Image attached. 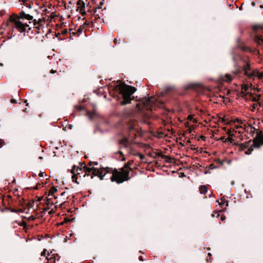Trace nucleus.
Wrapping results in <instances>:
<instances>
[{
	"mask_svg": "<svg viewBox=\"0 0 263 263\" xmlns=\"http://www.w3.org/2000/svg\"><path fill=\"white\" fill-rule=\"evenodd\" d=\"M221 120L226 125L224 127H222V129L228 135V138H225L224 136L221 137L219 138V140L222 141L223 143H228L234 145L236 142L235 138L240 137V134L245 129V124L241 120L238 119L228 121L224 118H222Z\"/></svg>",
	"mask_w": 263,
	"mask_h": 263,
	"instance_id": "1",
	"label": "nucleus"
},
{
	"mask_svg": "<svg viewBox=\"0 0 263 263\" xmlns=\"http://www.w3.org/2000/svg\"><path fill=\"white\" fill-rule=\"evenodd\" d=\"M33 17L32 15L21 11L17 15L10 16L9 23L11 27L21 33L28 32L31 29L30 24Z\"/></svg>",
	"mask_w": 263,
	"mask_h": 263,
	"instance_id": "2",
	"label": "nucleus"
},
{
	"mask_svg": "<svg viewBox=\"0 0 263 263\" xmlns=\"http://www.w3.org/2000/svg\"><path fill=\"white\" fill-rule=\"evenodd\" d=\"M110 178L112 182L118 184L128 181L131 178L127 168L121 167L116 169L109 167L101 168V180Z\"/></svg>",
	"mask_w": 263,
	"mask_h": 263,
	"instance_id": "3",
	"label": "nucleus"
},
{
	"mask_svg": "<svg viewBox=\"0 0 263 263\" xmlns=\"http://www.w3.org/2000/svg\"><path fill=\"white\" fill-rule=\"evenodd\" d=\"M72 174V179L73 182L79 184V180L82 178L87 176H90L92 179L94 176H97L101 179V168H96L93 167H88L85 165L82 164L81 167H77L74 165L71 170Z\"/></svg>",
	"mask_w": 263,
	"mask_h": 263,
	"instance_id": "4",
	"label": "nucleus"
},
{
	"mask_svg": "<svg viewBox=\"0 0 263 263\" xmlns=\"http://www.w3.org/2000/svg\"><path fill=\"white\" fill-rule=\"evenodd\" d=\"M116 88L119 90V93L123 98V101L121 102V105L129 103L134 98L133 94L137 90L135 87L126 85L124 83H120L116 86Z\"/></svg>",
	"mask_w": 263,
	"mask_h": 263,
	"instance_id": "5",
	"label": "nucleus"
},
{
	"mask_svg": "<svg viewBox=\"0 0 263 263\" xmlns=\"http://www.w3.org/2000/svg\"><path fill=\"white\" fill-rule=\"evenodd\" d=\"M242 71H243V74L250 79L254 80L255 78L259 80L263 79V71L259 72L257 70L252 69L249 62H247L243 65Z\"/></svg>",
	"mask_w": 263,
	"mask_h": 263,
	"instance_id": "6",
	"label": "nucleus"
},
{
	"mask_svg": "<svg viewBox=\"0 0 263 263\" xmlns=\"http://www.w3.org/2000/svg\"><path fill=\"white\" fill-rule=\"evenodd\" d=\"M57 197L54 195H48L47 200L46 201V206L44 210L48 211V213L52 215L55 212L57 209L59 207L60 208V205L57 203Z\"/></svg>",
	"mask_w": 263,
	"mask_h": 263,
	"instance_id": "7",
	"label": "nucleus"
},
{
	"mask_svg": "<svg viewBox=\"0 0 263 263\" xmlns=\"http://www.w3.org/2000/svg\"><path fill=\"white\" fill-rule=\"evenodd\" d=\"M241 73L242 71L240 68H238L232 71L231 73H226L223 76H220L219 80L221 82L230 83L233 80L240 77Z\"/></svg>",
	"mask_w": 263,
	"mask_h": 263,
	"instance_id": "8",
	"label": "nucleus"
},
{
	"mask_svg": "<svg viewBox=\"0 0 263 263\" xmlns=\"http://www.w3.org/2000/svg\"><path fill=\"white\" fill-rule=\"evenodd\" d=\"M234 145L236 146L237 149L239 152H243L246 155L251 154L253 151L252 142L251 141H248L242 143H239L236 141Z\"/></svg>",
	"mask_w": 263,
	"mask_h": 263,
	"instance_id": "9",
	"label": "nucleus"
},
{
	"mask_svg": "<svg viewBox=\"0 0 263 263\" xmlns=\"http://www.w3.org/2000/svg\"><path fill=\"white\" fill-rule=\"evenodd\" d=\"M255 32L254 40L258 45H263V27L260 26H255L253 27Z\"/></svg>",
	"mask_w": 263,
	"mask_h": 263,
	"instance_id": "10",
	"label": "nucleus"
},
{
	"mask_svg": "<svg viewBox=\"0 0 263 263\" xmlns=\"http://www.w3.org/2000/svg\"><path fill=\"white\" fill-rule=\"evenodd\" d=\"M120 144L126 148L129 154L135 156L137 155V152L134 150V145L131 144L128 139L126 138H123L120 141Z\"/></svg>",
	"mask_w": 263,
	"mask_h": 263,
	"instance_id": "11",
	"label": "nucleus"
},
{
	"mask_svg": "<svg viewBox=\"0 0 263 263\" xmlns=\"http://www.w3.org/2000/svg\"><path fill=\"white\" fill-rule=\"evenodd\" d=\"M143 106L146 109L153 110L156 107L159 106V105L157 100L154 97H151L144 101Z\"/></svg>",
	"mask_w": 263,
	"mask_h": 263,
	"instance_id": "12",
	"label": "nucleus"
},
{
	"mask_svg": "<svg viewBox=\"0 0 263 263\" xmlns=\"http://www.w3.org/2000/svg\"><path fill=\"white\" fill-rule=\"evenodd\" d=\"M46 260H47L48 263H60V256L58 253L51 251L50 253H48L47 256H46Z\"/></svg>",
	"mask_w": 263,
	"mask_h": 263,
	"instance_id": "13",
	"label": "nucleus"
},
{
	"mask_svg": "<svg viewBox=\"0 0 263 263\" xmlns=\"http://www.w3.org/2000/svg\"><path fill=\"white\" fill-rule=\"evenodd\" d=\"M57 197L58 205H60V208L67 201L68 197V194L67 192H63L59 193L58 195H56Z\"/></svg>",
	"mask_w": 263,
	"mask_h": 263,
	"instance_id": "14",
	"label": "nucleus"
},
{
	"mask_svg": "<svg viewBox=\"0 0 263 263\" xmlns=\"http://www.w3.org/2000/svg\"><path fill=\"white\" fill-rule=\"evenodd\" d=\"M260 99V96L256 95L255 97L252 98L253 103L251 105V110L252 111H254L255 110H258L260 107V103H259V101Z\"/></svg>",
	"mask_w": 263,
	"mask_h": 263,
	"instance_id": "15",
	"label": "nucleus"
},
{
	"mask_svg": "<svg viewBox=\"0 0 263 263\" xmlns=\"http://www.w3.org/2000/svg\"><path fill=\"white\" fill-rule=\"evenodd\" d=\"M77 11H79L82 15L86 14L85 11V4L82 0H78L77 2Z\"/></svg>",
	"mask_w": 263,
	"mask_h": 263,
	"instance_id": "16",
	"label": "nucleus"
},
{
	"mask_svg": "<svg viewBox=\"0 0 263 263\" xmlns=\"http://www.w3.org/2000/svg\"><path fill=\"white\" fill-rule=\"evenodd\" d=\"M11 226L13 228H16L18 226L23 227V228H25L26 227V223L23 220H14L11 223Z\"/></svg>",
	"mask_w": 263,
	"mask_h": 263,
	"instance_id": "17",
	"label": "nucleus"
},
{
	"mask_svg": "<svg viewBox=\"0 0 263 263\" xmlns=\"http://www.w3.org/2000/svg\"><path fill=\"white\" fill-rule=\"evenodd\" d=\"M262 145L261 138L260 135L257 136L254 139L253 142H252V148L254 147L259 148L260 146Z\"/></svg>",
	"mask_w": 263,
	"mask_h": 263,
	"instance_id": "18",
	"label": "nucleus"
},
{
	"mask_svg": "<svg viewBox=\"0 0 263 263\" xmlns=\"http://www.w3.org/2000/svg\"><path fill=\"white\" fill-rule=\"evenodd\" d=\"M250 88V86L247 84H243L241 85V93L245 95L249 92V89Z\"/></svg>",
	"mask_w": 263,
	"mask_h": 263,
	"instance_id": "19",
	"label": "nucleus"
},
{
	"mask_svg": "<svg viewBox=\"0 0 263 263\" xmlns=\"http://www.w3.org/2000/svg\"><path fill=\"white\" fill-rule=\"evenodd\" d=\"M133 162H134L133 160H129V161H128V162H127L126 163H125V164L123 166V168H125V167L126 168H127V171L129 173L132 172H133V168H132L130 167V166L132 165Z\"/></svg>",
	"mask_w": 263,
	"mask_h": 263,
	"instance_id": "20",
	"label": "nucleus"
},
{
	"mask_svg": "<svg viewBox=\"0 0 263 263\" xmlns=\"http://www.w3.org/2000/svg\"><path fill=\"white\" fill-rule=\"evenodd\" d=\"M60 192L58 191L57 188L54 186H52L48 192V195H54L55 196L56 195H58Z\"/></svg>",
	"mask_w": 263,
	"mask_h": 263,
	"instance_id": "21",
	"label": "nucleus"
},
{
	"mask_svg": "<svg viewBox=\"0 0 263 263\" xmlns=\"http://www.w3.org/2000/svg\"><path fill=\"white\" fill-rule=\"evenodd\" d=\"M199 190L200 194L205 195L208 192V187L205 185H200Z\"/></svg>",
	"mask_w": 263,
	"mask_h": 263,
	"instance_id": "22",
	"label": "nucleus"
},
{
	"mask_svg": "<svg viewBox=\"0 0 263 263\" xmlns=\"http://www.w3.org/2000/svg\"><path fill=\"white\" fill-rule=\"evenodd\" d=\"M217 202H218V204L222 206L225 203H226V206H228V202L226 200V199H224V197L220 199V201H218V200H217Z\"/></svg>",
	"mask_w": 263,
	"mask_h": 263,
	"instance_id": "23",
	"label": "nucleus"
},
{
	"mask_svg": "<svg viewBox=\"0 0 263 263\" xmlns=\"http://www.w3.org/2000/svg\"><path fill=\"white\" fill-rule=\"evenodd\" d=\"M33 25L34 26V27L39 30L40 29V27L41 26H43L42 25L40 24V22H36V20H33Z\"/></svg>",
	"mask_w": 263,
	"mask_h": 263,
	"instance_id": "24",
	"label": "nucleus"
},
{
	"mask_svg": "<svg viewBox=\"0 0 263 263\" xmlns=\"http://www.w3.org/2000/svg\"><path fill=\"white\" fill-rule=\"evenodd\" d=\"M69 32L70 34H74V32L72 31V30H68L67 29H63L62 31V33L63 34H67Z\"/></svg>",
	"mask_w": 263,
	"mask_h": 263,
	"instance_id": "25",
	"label": "nucleus"
},
{
	"mask_svg": "<svg viewBox=\"0 0 263 263\" xmlns=\"http://www.w3.org/2000/svg\"><path fill=\"white\" fill-rule=\"evenodd\" d=\"M193 116H194V115H190L188 116V117L187 118V120L188 121H192L193 120V122L194 123H196L197 121H196V119L193 118Z\"/></svg>",
	"mask_w": 263,
	"mask_h": 263,
	"instance_id": "26",
	"label": "nucleus"
},
{
	"mask_svg": "<svg viewBox=\"0 0 263 263\" xmlns=\"http://www.w3.org/2000/svg\"><path fill=\"white\" fill-rule=\"evenodd\" d=\"M118 153L120 155V159L121 161H124L125 160L124 156H123V154L122 152L121 151H119L118 152Z\"/></svg>",
	"mask_w": 263,
	"mask_h": 263,
	"instance_id": "27",
	"label": "nucleus"
},
{
	"mask_svg": "<svg viewBox=\"0 0 263 263\" xmlns=\"http://www.w3.org/2000/svg\"><path fill=\"white\" fill-rule=\"evenodd\" d=\"M136 156H138L140 157L141 160L143 159V158H144V156L143 155H142L141 153H139L138 152L137 153V155Z\"/></svg>",
	"mask_w": 263,
	"mask_h": 263,
	"instance_id": "28",
	"label": "nucleus"
},
{
	"mask_svg": "<svg viewBox=\"0 0 263 263\" xmlns=\"http://www.w3.org/2000/svg\"><path fill=\"white\" fill-rule=\"evenodd\" d=\"M45 21V19L44 18H39L38 21H36V22H40V24L43 26L42 23Z\"/></svg>",
	"mask_w": 263,
	"mask_h": 263,
	"instance_id": "29",
	"label": "nucleus"
},
{
	"mask_svg": "<svg viewBox=\"0 0 263 263\" xmlns=\"http://www.w3.org/2000/svg\"><path fill=\"white\" fill-rule=\"evenodd\" d=\"M41 256L45 257L46 258V250L45 249L44 250V251L41 253Z\"/></svg>",
	"mask_w": 263,
	"mask_h": 263,
	"instance_id": "30",
	"label": "nucleus"
},
{
	"mask_svg": "<svg viewBox=\"0 0 263 263\" xmlns=\"http://www.w3.org/2000/svg\"><path fill=\"white\" fill-rule=\"evenodd\" d=\"M35 216L33 215H31L30 217H28V219L30 220H33L35 219Z\"/></svg>",
	"mask_w": 263,
	"mask_h": 263,
	"instance_id": "31",
	"label": "nucleus"
},
{
	"mask_svg": "<svg viewBox=\"0 0 263 263\" xmlns=\"http://www.w3.org/2000/svg\"><path fill=\"white\" fill-rule=\"evenodd\" d=\"M4 144V141L0 139V148H1Z\"/></svg>",
	"mask_w": 263,
	"mask_h": 263,
	"instance_id": "32",
	"label": "nucleus"
},
{
	"mask_svg": "<svg viewBox=\"0 0 263 263\" xmlns=\"http://www.w3.org/2000/svg\"><path fill=\"white\" fill-rule=\"evenodd\" d=\"M159 156H160L161 157V158H162V159H167L168 158L167 156L162 155V154H159Z\"/></svg>",
	"mask_w": 263,
	"mask_h": 263,
	"instance_id": "33",
	"label": "nucleus"
},
{
	"mask_svg": "<svg viewBox=\"0 0 263 263\" xmlns=\"http://www.w3.org/2000/svg\"><path fill=\"white\" fill-rule=\"evenodd\" d=\"M104 3H103V0H102V1H101L100 2V5L98 7V8L99 9H101V6L103 5Z\"/></svg>",
	"mask_w": 263,
	"mask_h": 263,
	"instance_id": "34",
	"label": "nucleus"
},
{
	"mask_svg": "<svg viewBox=\"0 0 263 263\" xmlns=\"http://www.w3.org/2000/svg\"><path fill=\"white\" fill-rule=\"evenodd\" d=\"M220 219L222 221L226 219V216H224V215H221V217H220Z\"/></svg>",
	"mask_w": 263,
	"mask_h": 263,
	"instance_id": "35",
	"label": "nucleus"
},
{
	"mask_svg": "<svg viewBox=\"0 0 263 263\" xmlns=\"http://www.w3.org/2000/svg\"><path fill=\"white\" fill-rule=\"evenodd\" d=\"M11 102L12 103H16V101L15 99H11Z\"/></svg>",
	"mask_w": 263,
	"mask_h": 263,
	"instance_id": "36",
	"label": "nucleus"
},
{
	"mask_svg": "<svg viewBox=\"0 0 263 263\" xmlns=\"http://www.w3.org/2000/svg\"><path fill=\"white\" fill-rule=\"evenodd\" d=\"M44 172H40L39 174V176L40 177H43V175H44Z\"/></svg>",
	"mask_w": 263,
	"mask_h": 263,
	"instance_id": "37",
	"label": "nucleus"
},
{
	"mask_svg": "<svg viewBox=\"0 0 263 263\" xmlns=\"http://www.w3.org/2000/svg\"><path fill=\"white\" fill-rule=\"evenodd\" d=\"M20 1H22L24 4H26V3H27V0H20ZM26 5H27V3H26Z\"/></svg>",
	"mask_w": 263,
	"mask_h": 263,
	"instance_id": "38",
	"label": "nucleus"
},
{
	"mask_svg": "<svg viewBox=\"0 0 263 263\" xmlns=\"http://www.w3.org/2000/svg\"><path fill=\"white\" fill-rule=\"evenodd\" d=\"M139 260L140 261H143L144 260V259H143V257L141 256L139 257Z\"/></svg>",
	"mask_w": 263,
	"mask_h": 263,
	"instance_id": "39",
	"label": "nucleus"
},
{
	"mask_svg": "<svg viewBox=\"0 0 263 263\" xmlns=\"http://www.w3.org/2000/svg\"><path fill=\"white\" fill-rule=\"evenodd\" d=\"M260 137L261 138V140L262 143L263 144V135H260Z\"/></svg>",
	"mask_w": 263,
	"mask_h": 263,
	"instance_id": "40",
	"label": "nucleus"
},
{
	"mask_svg": "<svg viewBox=\"0 0 263 263\" xmlns=\"http://www.w3.org/2000/svg\"><path fill=\"white\" fill-rule=\"evenodd\" d=\"M55 72H56V71H55V70H53V69H51V70H50V73H54Z\"/></svg>",
	"mask_w": 263,
	"mask_h": 263,
	"instance_id": "41",
	"label": "nucleus"
},
{
	"mask_svg": "<svg viewBox=\"0 0 263 263\" xmlns=\"http://www.w3.org/2000/svg\"><path fill=\"white\" fill-rule=\"evenodd\" d=\"M117 41H117V40L116 39H115L114 40V43H115V44H117Z\"/></svg>",
	"mask_w": 263,
	"mask_h": 263,
	"instance_id": "42",
	"label": "nucleus"
},
{
	"mask_svg": "<svg viewBox=\"0 0 263 263\" xmlns=\"http://www.w3.org/2000/svg\"><path fill=\"white\" fill-rule=\"evenodd\" d=\"M252 6H254L255 5V3L253 2L252 3Z\"/></svg>",
	"mask_w": 263,
	"mask_h": 263,
	"instance_id": "43",
	"label": "nucleus"
},
{
	"mask_svg": "<svg viewBox=\"0 0 263 263\" xmlns=\"http://www.w3.org/2000/svg\"><path fill=\"white\" fill-rule=\"evenodd\" d=\"M35 189H38V187L37 186H35V187L34 188Z\"/></svg>",
	"mask_w": 263,
	"mask_h": 263,
	"instance_id": "44",
	"label": "nucleus"
},
{
	"mask_svg": "<svg viewBox=\"0 0 263 263\" xmlns=\"http://www.w3.org/2000/svg\"><path fill=\"white\" fill-rule=\"evenodd\" d=\"M84 24H86H86H87V25L88 24L86 21L85 22V23Z\"/></svg>",
	"mask_w": 263,
	"mask_h": 263,
	"instance_id": "45",
	"label": "nucleus"
}]
</instances>
